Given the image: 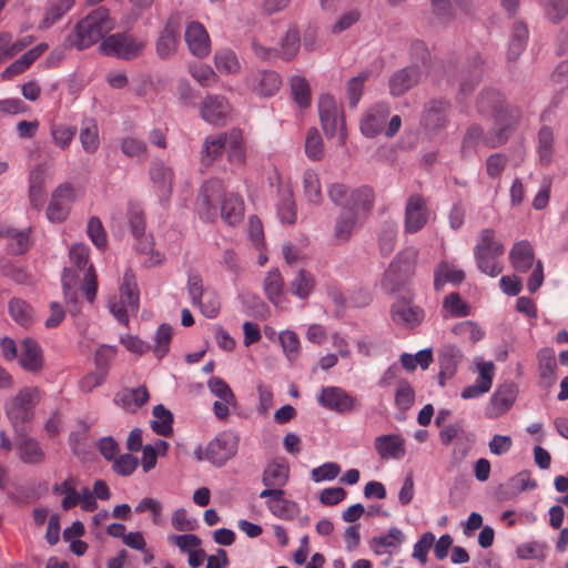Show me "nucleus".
I'll list each match as a JSON object with an SVG mask.
<instances>
[{
    "instance_id": "f257e3e1",
    "label": "nucleus",
    "mask_w": 568,
    "mask_h": 568,
    "mask_svg": "<svg viewBox=\"0 0 568 568\" xmlns=\"http://www.w3.org/2000/svg\"><path fill=\"white\" fill-rule=\"evenodd\" d=\"M90 248L84 243H75L69 250L71 265L63 268L61 282L67 304L78 302V284L83 272L82 290L87 300L92 303L97 296L98 281L93 264L89 263Z\"/></svg>"
},
{
    "instance_id": "f03ea898",
    "label": "nucleus",
    "mask_w": 568,
    "mask_h": 568,
    "mask_svg": "<svg viewBox=\"0 0 568 568\" xmlns=\"http://www.w3.org/2000/svg\"><path fill=\"white\" fill-rule=\"evenodd\" d=\"M200 214L206 220H214L220 212L222 219L230 225L239 223L244 213V203L235 193L224 194L223 185L219 180L206 181L199 194Z\"/></svg>"
},
{
    "instance_id": "7ed1b4c3",
    "label": "nucleus",
    "mask_w": 568,
    "mask_h": 568,
    "mask_svg": "<svg viewBox=\"0 0 568 568\" xmlns=\"http://www.w3.org/2000/svg\"><path fill=\"white\" fill-rule=\"evenodd\" d=\"M520 119L519 110L501 112L498 115V125H495L488 133L478 124H471L463 139L462 152L467 155L476 151L479 145L497 148L504 144Z\"/></svg>"
},
{
    "instance_id": "20e7f679",
    "label": "nucleus",
    "mask_w": 568,
    "mask_h": 568,
    "mask_svg": "<svg viewBox=\"0 0 568 568\" xmlns=\"http://www.w3.org/2000/svg\"><path fill=\"white\" fill-rule=\"evenodd\" d=\"M113 28L114 21L110 18L109 10L101 7L81 19L68 36L67 41L81 51L99 42Z\"/></svg>"
},
{
    "instance_id": "39448f33",
    "label": "nucleus",
    "mask_w": 568,
    "mask_h": 568,
    "mask_svg": "<svg viewBox=\"0 0 568 568\" xmlns=\"http://www.w3.org/2000/svg\"><path fill=\"white\" fill-rule=\"evenodd\" d=\"M417 256L418 251L415 247H407L396 254L381 280V286L386 293H397L412 280Z\"/></svg>"
},
{
    "instance_id": "423d86ee",
    "label": "nucleus",
    "mask_w": 568,
    "mask_h": 568,
    "mask_svg": "<svg viewBox=\"0 0 568 568\" xmlns=\"http://www.w3.org/2000/svg\"><path fill=\"white\" fill-rule=\"evenodd\" d=\"M504 252V244L496 239L494 230L484 229L479 233L477 244L474 247L478 270L490 277L498 276L503 272L498 258Z\"/></svg>"
},
{
    "instance_id": "0eeeda50",
    "label": "nucleus",
    "mask_w": 568,
    "mask_h": 568,
    "mask_svg": "<svg viewBox=\"0 0 568 568\" xmlns=\"http://www.w3.org/2000/svg\"><path fill=\"white\" fill-rule=\"evenodd\" d=\"M41 399L38 387H23L11 396L4 404V412L14 428H18L34 417V408Z\"/></svg>"
},
{
    "instance_id": "6e6552de",
    "label": "nucleus",
    "mask_w": 568,
    "mask_h": 568,
    "mask_svg": "<svg viewBox=\"0 0 568 568\" xmlns=\"http://www.w3.org/2000/svg\"><path fill=\"white\" fill-rule=\"evenodd\" d=\"M145 48L143 39L126 33H115L106 37L100 44L103 54L122 60H132L142 54Z\"/></svg>"
},
{
    "instance_id": "1a4fd4ad",
    "label": "nucleus",
    "mask_w": 568,
    "mask_h": 568,
    "mask_svg": "<svg viewBox=\"0 0 568 568\" xmlns=\"http://www.w3.org/2000/svg\"><path fill=\"white\" fill-rule=\"evenodd\" d=\"M186 288L192 304L199 306L205 317L215 318L219 315L221 310L219 295L214 290L203 287V281L199 274H189Z\"/></svg>"
},
{
    "instance_id": "9d476101",
    "label": "nucleus",
    "mask_w": 568,
    "mask_h": 568,
    "mask_svg": "<svg viewBox=\"0 0 568 568\" xmlns=\"http://www.w3.org/2000/svg\"><path fill=\"white\" fill-rule=\"evenodd\" d=\"M318 112L325 136L337 138L338 143L344 144L346 139L344 121L336 100L329 94H323L318 101Z\"/></svg>"
},
{
    "instance_id": "9b49d317",
    "label": "nucleus",
    "mask_w": 568,
    "mask_h": 568,
    "mask_svg": "<svg viewBox=\"0 0 568 568\" xmlns=\"http://www.w3.org/2000/svg\"><path fill=\"white\" fill-rule=\"evenodd\" d=\"M239 437L230 432L219 434L213 440H211L202 456V452L199 450L197 459H207L214 466L221 467L237 453Z\"/></svg>"
},
{
    "instance_id": "f8f14e48",
    "label": "nucleus",
    "mask_w": 568,
    "mask_h": 568,
    "mask_svg": "<svg viewBox=\"0 0 568 568\" xmlns=\"http://www.w3.org/2000/svg\"><path fill=\"white\" fill-rule=\"evenodd\" d=\"M316 399L320 406L337 414H348L358 407L357 399L337 386L322 387Z\"/></svg>"
},
{
    "instance_id": "ddd939ff",
    "label": "nucleus",
    "mask_w": 568,
    "mask_h": 568,
    "mask_svg": "<svg viewBox=\"0 0 568 568\" xmlns=\"http://www.w3.org/2000/svg\"><path fill=\"white\" fill-rule=\"evenodd\" d=\"M389 315L395 325L407 329L417 327L425 318L424 310L405 297L397 298L392 304Z\"/></svg>"
},
{
    "instance_id": "4468645a",
    "label": "nucleus",
    "mask_w": 568,
    "mask_h": 568,
    "mask_svg": "<svg viewBox=\"0 0 568 568\" xmlns=\"http://www.w3.org/2000/svg\"><path fill=\"white\" fill-rule=\"evenodd\" d=\"M428 206L426 200L419 194H412L406 202L405 206V233H417L428 222Z\"/></svg>"
},
{
    "instance_id": "2eb2a0df",
    "label": "nucleus",
    "mask_w": 568,
    "mask_h": 568,
    "mask_svg": "<svg viewBox=\"0 0 568 568\" xmlns=\"http://www.w3.org/2000/svg\"><path fill=\"white\" fill-rule=\"evenodd\" d=\"M260 498L265 499L266 508L280 519H293L298 514L297 504L285 498L283 489H263L260 493Z\"/></svg>"
},
{
    "instance_id": "dca6fc26",
    "label": "nucleus",
    "mask_w": 568,
    "mask_h": 568,
    "mask_svg": "<svg viewBox=\"0 0 568 568\" xmlns=\"http://www.w3.org/2000/svg\"><path fill=\"white\" fill-rule=\"evenodd\" d=\"M201 118L214 125L223 124L231 113V105L222 94H206L199 105Z\"/></svg>"
},
{
    "instance_id": "f3484780",
    "label": "nucleus",
    "mask_w": 568,
    "mask_h": 568,
    "mask_svg": "<svg viewBox=\"0 0 568 568\" xmlns=\"http://www.w3.org/2000/svg\"><path fill=\"white\" fill-rule=\"evenodd\" d=\"M152 187L161 202H168L173 187L174 170L163 161H154L149 170Z\"/></svg>"
},
{
    "instance_id": "a211bd4d",
    "label": "nucleus",
    "mask_w": 568,
    "mask_h": 568,
    "mask_svg": "<svg viewBox=\"0 0 568 568\" xmlns=\"http://www.w3.org/2000/svg\"><path fill=\"white\" fill-rule=\"evenodd\" d=\"M17 361L20 367L26 372L39 374L44 366L42 347L34 338H23L19 344Z\"/></svg>"
},
{
    "instance_id": "6ab92c4d",
    "label": "nucleus",
    "mask_w": 568,
    "mask_h": 568,
    "mask_svg": "<svg viewBox=\"0 0 568 568\" xmlns=\"http://www.w3.org/2000/svg\"><path fill=\"white\" fill-rule=\"evenodd\" d=\"M517 386L509 382L500 385L489 398L485 414L488 418H498L506 414L517 397Z\"/></svg>"
},
{
    "instance_id": "aec40b11",
    "label": "nucleus",
    "mask_w": 568,
    "mask_h": 568,
    "mask_svg": "<svg viewBox=\"0 0 568 568\" xmlns=\"http://www.w3.org/2000/svg\"><path fill=\"white\" fill-rule=\"evenodd\" d=\"M390 113L387 103H377L369 108L361 120V131L367 138L378 135L385 128L386 120Z\"/></svg>"
},
{
    "instance_id": "412c9836",
    "label": "nucleus",
    "mask_w": 568,
    "mask_h": 568,
    "mask_svg": "<svg viewBox=\"0 0 568 568\" xmlns=\"http://www.w3.org/2000/svg\"><path fill=\"white\" fill-rule=\"evenodd\" d=\"M374 447L384 460H400L406 455L405 439L400 434L379 435L374 439Z\"/></svg>"
},
{
    "instance_id": "4be33fe9",
    "label": "nucleus",
    "mask_w": 568,
    "mask_h": 568,
    "mask_svg": "<svg viewBox=\"0 0 568 568\" xmlns=\"http://www.w3.org/2000/svg\"><path fill=\"white\" fill-rule=\"evenodd\" d=\"M247 85L262 97L274 95L282 85V79L275 71L260 70L246 78Z\"/></svg>"
},
{
    "instance_id": "5701e85b",
    "label": "nucleus",
    "mask_w": 568,
    "mask_h": 568,
    "mask_svg": "<svg viewBox=\"0 0 568 568\" xmlns=\"http://www.w3.org/2000/svg\"><path fill=\"white\" fill-rule=\"evenodd\" d=\"M185 42L190 52L197 58H205L211 51V40L203 24L192 21L185 29Z\"/></svg>"
},
{
    "instance_id": "b1692460",
    "label": "nucleus",
    "mask_w": 568,
    "mask_h": 568,
    "mask_svg": "<svg viewBox=\"0 0 568 568\" xmlns=\"http://www.w3.org/2000/svg\"><path fill=\"white\" fill-rule=\"evenodd\" d=\"M423 78V72L418 67H407L395 72L389 79L390 94L400 97L410 88L417 84Z\"/></svg>"
},
{
    "instance_id": "393cba45",
    "label": "nucleus",
    "mask_w": 568,
    "mask_h": 568,
    "mask_svg": "<svg viewBox=\"0 0 568 568\" xmlns=\"http://www.w3.org/2000/svg\"><path fill=\"white\" fill-rule=\"evenodd\" d=\"M462 359V351L453 344H446L439 349L438 363L440 371L438 377L442 385H444V379H449L456 374Z\"/></svg>"
},
{
    "instance_id": "a878e982",
    "label": "nucleus",
    "mask_w": 568,
    "mask_h": 568,
    "mask_svg": "<svg viewBox=\"0 0 568 568\" xmlns=\"http://www.w3.org/2000/svg\"><path fill=\"white\" fill-rule=\"evenodd\" d=\"M374 192L369 186L352 189L347 205L344 211L357 217H365L373 207Z\"/></svg>"
},
{
    "instance_id": "bb28decb",
    "label": "nucleus",
    "mask_w": 568,
    "mask_h": 568,
    "mask_svg": "<svg viewBox=\"0 0 568 568\" xmlns=\"http://www.w3.org/2000/svg\"><path fill=\"white\" fill-rule=\"evenodd\" d=\"M179 40L180 32L178 26L172 21L168 22L156 39V55L163 60L171 58L178 49Z\"/></svg>"
},
{
    "instance_id": "cd10ccee",
    "label": "nucleus",
    "mask_w": 568,
    "mask_h": 568,
    "mask_svg": "<svg viewBox=\"0 0 568 568\" xmlns=\"http://www.w3.org/2000/svg\"><path fill=\"white\" fill-rule=\"evenodd\" d=\"M465 280V273L458 268L453 262L440 261L434 270V288L442 291L443 287L450 283L460 284Z\"/></svg>"
},
{
    "instance_id": "c85d7f7f",
    "label": "nucleus",
    "mask_w": 568,
    "mask_h": 568,
    "mask_svg": "<svg viewBox=\"0 0 568 568\" xmlns=\"http://www.w3.org/2000/svg\"><path fill=\"white\" fill-rule=\"evenodd\" d=\"M477 109L479 113L490 114L495 119V125H498L499 113L517 110L504 105L501 94L495 90H487L480 94L477 100Z\"/></svg>"
},
{
    "instance_id": "c756f323",
    "label": "nucleus",
    "mask_w": 568,
    "mask_h": 568,
    "mask_svg": "<svg viewBox=\"0 0 568 568\" xmlns=\"http://www.w3.org/2000/svg\"><path fill=\"white\" fill-rule=\"evenodd\" d=\"M509 260L515 271L520 273H526L537 262L532 245L526 240L514 244L509 252Z\"/></svg>"
},
{
    "instance_id": "7c9ffc66",
    "label": "nucleus",
    "mask_w": 568,
    "mask_h": 568,
    "mask_svg": "<svg viewBox=\"0 0 568 568\" xmlns=\"http://www.w3.org/2000/svg\"><path fill=\"white\" fill-rule=\"evenodd\" d=\"M290 479V467L285 462L268 463L262 474L265 489H283Z\"/></svg>"
},
{
    "instance_id": "2f4dec72",
    "label": "nucleus",
    "mask_w": 568,
    "mask_h": 568,
    "mask_svg": "<svg viewBox=\"0 0 568 568\" xmlns=\"http://www.w3.org/2000/svg\"><path fill=\"white\" fill-rule=\"evenodd\" d=\"M149 392L145 386L125 388L118 392L113 398L115 405L126 412H135L149 400Z\"/></svg>"
},
{
    "instance_id": "473e14b6",
    "label": "nucleus",
    "mask_w": 568,
    "mask_h": 568,
    "mask_svg": "<svg viewBox=\"0 0 568 568\" xmlns=\"http://www.w3.org/2000/svg\"><path fill=\"white\" fill-rule=\"evenodd\" d=\"M74 3L75 0H49L38 28L40 30H48L60 21L73 8Z\"/></svg>"
},
{
    "instance_id": "72a5a7b5",
    "label": "nucleus",
    "mask_w": 568,
    "mask_h": 568,
    "mask_svg": "<svg viewBox=\"0 0 568 568\" xmlns=\"http://www.w3.org/2000/svg\"><path fill=\"white\" fill-rule=\"evenodd\" d=\"M229 133L211 134L204 139L201 150V163L209 166L216 161L227 145Z\"/></svg>"
},
{
    "instance_id": "f704fd0d",
    "label": "nucleus",
    "mask_w": 568,
    "mask_h": 568,
    "mask_svg": "<svg viewBox=\"0 0 568 568\" xmlns=\"http://www.w3.org/2000/svg\"><path fill=\"white\" fill-rule=\"evenodd\" d=\"M48 50L47 43H40L26 53L19 59L13 61L4 71L3 78H11L13 75L24 72L38 58H40Z\"/></svg>"
},
{
    "instance_id": "c9c22d12",
    "label": "nucleus",
    "mask_w": 568,
    "mask_h": 568,
    "mask_svg": "<svg viewBox=\"0 0 568 568\" xmlns=\"http://www.w3.org/2000/svg\"><path fill=\"white\" fill-rule=\"evenodd\" d=\"M316 286L314 275L307 270L300 268L290 282V290L300 300H307Z\"/></svg>"
},
{
    "instance_id": "e433bc0d",
    "label": "nucleus",
    "mask_w": 568,
    "mask_h": 568,
    "mask_svg": "<svg viewBox=\"0 0 568 568\" xmlns=\"http://www.w3.org/2000/svg\"><path fill=\"white\" fill-rule=\"evenodd\" d=\"M213 61L217 72L224 75L237 74L242 68L236 53L229 48L216 50Z\"/></svg>"
},
{
    "instance_id": "4c0bfd02",
    "label": "nucleus",
    "mask_w": 568,
    "mask_h": 568,
    "mask_svg": "<svg viewBox=\"0 0 568 568\" xmlns=\"http://www.w3.org/2000/svg\"><path fill=\"white\" fill-rule=\"evenodd\" d=\"M303 194L306 201L313 205H320L323 202L321 180L316 171L307 169L302 176Z\"/></svg>"
},
{
    "instance_id": "58836bf2",
    "label": "nucleus",
    "mask_w": 568,
    "mask_h": 568,
    "mask_svg": "<svg viewBox=\"0 0 568 568\" xmlns=\"http://www.w3.org/2000/svg\"><path fill=\"white\" fill-rule=\"evenodd\" d=\"M539 376L544 386L549 387L555 384L557 379L556 369L557 363L555 352L551 348H545L539 352Z\"/></svg>"
},
{
    "instance_id": "ea45409f",
    "label": "nucleus",
    "mask_w": 568,
    "mask_h": 568,
    "mask_svg": "<svg viewBox=\"0 0 568 568\" xmlns=\"http://www.w3.org/2000/svg\"><path fill=\"white\" fill-rule=\"evenodd\" d=\"M78 480L73 476H69L61 484L53 486V493L62 495L61 508L70 510L75 507L80 501V491L77 490Z\"/></svg>"
},
{
    "instance_id": "a19ab883",
    "label": "nucleus",
    "mask_w": 568,
    "mask_h": 568,
    "mask_svg": "<svg viewBox=\"0 0 568 568\" xmlns=\"http://www.w3.org/2000/svg\"><path fill=\"white\" fill-rule=\"evenodd\" d=\"M120 297L130 308V312H136L139 307V291L135 275L131 268H128L123 275V282L120 286Z\"/></svg>"
},
{
    "instance_id": "79ce46f5",
    "label": "nucleus",
    "mask_w": 568,
    "mask_h": 568,
    "mask_svg": "<svg viewBox=\"0 0 568 568\" xmlns=\"http://www.w3.org/2000/svg\"><path fill=\"white\" fill-rule=\"evenodd\" d=\"M448 104L445 101H432L426 106L423 115V124L427 129L442 128L446 123V112Z\"/></svg>"
},
{
    "instance_id": "37998d69",
    "label": "nucleus",
    "mask_w": 568,
    "mask_h": 568,
    "mask_svg": "<svg viewBox=\"0 0 568 568\" xmlns=\"http://www.w3.org/2000/svg\"><path fill=\"white\" fill-rule=\"evenodd\" d=\"M277 216L284 224H294L296 221V204L291 189L280 191V199L276 205Z\"/></svg>"
},
{
    "instance_id": "c03bdc74",
    "label": "nucleus",
    "mask_w": 568,
    "mask_h": 568,
    "mask_svg": "<svg viewBox=\"0 0 568 568\" xmlns=\"http://www.w3.org/2000/svg\"><path fill=\"white\" fill-rule=\"evenodd\" d=\"M18 455L26 464L37 465L44 460V452L33 438H24L18 443Z\"/></svg>"
},
{
    "instance_id": "a18cd8bd",
    "label": "nucleus",
    "mask_w": 568,
    "mask_h": 568,
    "mask_svg": "<svg viewBox=\"0 0 568 568\" xmlns=\"http://www.w3.org/2000/svg\"><path fill=\"white\" fill-rule=\"evenodd\" d=\"M153 419L150 425L154 433L161 436H168L173 432V415L162 404L153 407Z\"/></svg>"
},
{
    "instance_id": "49530a36",
    "label": "nucleus",
    "mask_w": 568,
    "mask_h": 568,
    "mask_svg": "<svg viewBox=\"0 0 568 568\" xmlns=\"http://www.w3.org/2000/svg\"><path fill=\"white\" fill-rule=\"evenodd\" d=\"M528 39L527 26L523 22H515L508 47V59L516 60L525 50Z\"/></svg>"
},
{
    "instance_id": "de8ad7c7",
    "label": "nucleus",
    "mask_w": 568,
    "mask_h": 568,
    "mask_svg": "<svg viewBox=\"0 0 568 568\" xmlns=\"http://www.w3.org/2000/svg\"><path fill=\"white\" fill-rule=\"evenodd\" d=\"M284 282L278 270L270 271L264 280V290L268 300L274 305H280L283 301Z\"/></svg>"
},
{
    "instance_id": "09e8293b",
    "label": "nucleus",
    "mask_w": 568,
    "mask_h": 568,
    "mask_svg": "<svg viewBox=\"0 0 568 568\" xmlns=\"http://www.w3.org/2000/svg\"><path fill=\"white\" fill-rule=\"evenodd\" d=\"M554 132L549 126H542L538 132V156L541 164L551 163L555 146Z\"/></svg>"
},
{
    "instance_id": "8fccbe9b",
    "label": "nucleus",
    "mask_w": 568,
    "mask_h": 568,
    "mask_svg": "<svg viewBox=\"0 0 568 568\" xmlns=\"http://www.w3.org/2000/svg\"><path fill=\"white\" fill-rule=\"evenodd\" d=\"M358 220L359 217L342 210L334 229V236L336 241L339 243L347 242L351 239Z\"/></svg>"
},
{
    "instance_id": "3c124183",
    "label": "nucleus",
    "mask_w": 568,
    "mask_h": 568,
    "mask_svg": "<svg viewBox=\"0 0 568 568\" xmlns=\"http://www.w3.org/2000/svg\"><path fill=\"white\" fill-rule=\"evenodd\" d=\"M80 141L87 153H94L99 149V129L94 120H85L80 130Z\"/></svg>"
},
{
    "instance_id": "603ef678",
    "label": "nucleus",
    "mask_w": 568,
    "mask_h": 568,
    "mask_svg": "<svg viewBox=\"0 0 568 568\" xmlns=\"http://www.w3.org/2000/svg\"><path fill=\"white\" fill-rule=\"evenodd\" d=\"M396 241L397 224L394 221L384 222L378 235V245L381 253L384 256L389 255L395 248Z\"/></svg>"
},
{
    "instance_id": "864d4df0",
    "label": "nucleus",
    "mask_w": 568,
    "mask_h": 568,
    "mask_svg": "<svg viewBox=\"0 0 568 568\" xmlns=\"http://www.w3.org/2000/svg\"><path fill=\"white\" fill-rule=\"evenodd\" d=\"M9 313L13 321L21 326H29L33 322L32 307L21 298H12L9 302Z\"/></svg>"
},
{
    "instance_id": "5fc2aeb1",
    "label": "nucleus",
    "mask_w": 568,
    "mask_h": 568,
    "mask_svg": "<svg viewBox=\"0 0 568 568\" xmlns=\"http://www.w3.org/2000/svg\"><path fill=\"white\" fill-rule=\"evenodd\" d=\"M290 87L294 101L301 108L308 106L311 102V89L306 79L301 75H293L290 79Z\"/></svg>"
},
{
    "instance_id": "6e6d98bb",
    "label": "nucleus",
    "mask_w": 568,
    "mask_h": 568,
    "mask_svg": "<svg viewBox=\"0 0 568 568\" xmlns=\"http://www.w3.org/2000/svg\"><path fill=\"white\" fill-rule=\"evenodd\" d=\"M540 4L546 18L552 23H559L568 16V0H542Z\"/></svg>"
},
{
    "instance_id": "4d7b16f0",
    "label": "nucleus",
    "mask_w": 568,
    "mask_h": 568,
    "mask_svg": "<svg viewBox=\"0 0 568 568\" xmlns=\"http://www.w3.org/2000/svg\"><path fill=\"white\" fill-rule=\"evenodd\" d=\"M189 73L191 77L201 85V87H211L217 82V74L207 64L202 63H193L187 67Z\"/></svg>"
},
{
    "instance_id": "13d9d810",
    "label": "nucleus",
    "mask_w": 568,
    "mask_h": 568,
    "mask_svg": "<svg viewBox=\"0 0 568 568\" xmlns=\"http://www.w3.org/2000/svg\"><path fill=\"white\" fill-rule=\"evenodd\" d=\"M87 235L97 248L104 250L106 247L108 237L100 217L91 216L88 220Z\"/></svg>"
},
{
    "instance_id": "bf43d9fd",
    "label": "nucleus",
    "mask_w": 568,
    "mask_h": 568,
    "mask_svg": "<svg viewBox=\"0 0 568 568\" xmlns=\"http://www.w3.org/2000/svg\"><path fill=\"white\" fill-rule=\"evenodd\" d=\"M75 133L77 128L73 125L53 124L50 128V134L52 136V140L54 144L61 150H65L69 148V145L74 139Z\"/></svg>"
},
{
    "instance_id": "052dcab7",
    "label": "nucleus",
    "mask_w": 568,
    "mask_h": 568,
    "mask_svg": "<svg viewBox=\"0 0 568 568\" xmlns=\"http://www.w3.org/2000/svg\"><path fill=\"white\" fill-rule=\"evenodd\" d=\"M433 11L442 22H448L453 13V7L466 9L468 0H432Z\"/></svg>"
},
{
    "instance_id": "680f3d73",
    "label": "nucleus",
    "mask_w": 568,
    "mask_h": 568,
    "mask_svg": "<svg viewBox=\"0 0 568 568\" xmlns=\"http://www.w3.org/2000/svg\"><path fill=\"white\" fill-rule=\"evenodd\" d=\"M433 361V354L430 348H425L417 352L415 355L404 353L400 355V363L407 371H414L417 365L423 369H426Z\"/></svg>"
},
{
    "instance_id": "e2e57ef3",
    "label": "nucleus",
    "mask_w": 568,
    "mask_h": 568,
    "mask_svg": "<svg viewBox=\"0 0 568 568\" xmlns=\"http://www.w3.org/2000/svg\"><path fill=\"white\" fill-rule=\"evenodd\" d=\"M171 338L172 327L168 324H161L153 337V352L158 358H162L169 353Z\"/></svg>"
},
{
    "instance_id": "0e129e2a",
    "label": "nucleus",
    "mask_w": 568,
    "mask_h": 568,
    "mask_svg": "<svg viewBox=\"0 0 568 568\" xmlns=\"http://www.w3.org/2000/svg\"><path fill=\"white\" fill-rule=\"evenodd\" d=\"M229 160L233 163L243 164L245 161V150L243 148L242 133L239 130L229 132Z\"/></svg>"
},
{
    "instance_id": "69168bd1",
    "label": "nucleus",
    "mask_w": 568,
    "mask_h": 568,
    "mask_svg": "<svg viewBox=\"0 0 568 568\" xmlns=\"http://www.w3.org/2000/svg\"><path fill=\"white\" fill-rule=\"evenodd\" d=\"M305 153L313 161H318L323 156V140L316 128L308 129L306 133Z\"/></svg>"
},
{
    "instance_id": "338daca9",
    "label": "nucleus",
    "mask_w": 568,
    "mask_h": 568,
    "mask_svg": "<svg viewBox=\"0 0 568 568\" xmlns=\"http://www.w3.org/2000/svg\"><path fill=\"white\" fill-rule=\"evenodd\" d=\"M122 152L129 158L144 160L146 158V144L135 136H126L121 142Z\"/></svg>"
},
{
    "instance_id": "774afa93",
    "label": "nucleus",
    "mask_w": 568,
    "mask_h": 568,
    "mask_svg": "<svg viewBox=\"0 0 568 568\" xmlns=\"http://www.w3.org/2000/svg\"><path fill=\"white\" fill-rule=\"evenodd\" d=\"M443 307L454 317H464L469 314V306L458 293L448 294L444 300Z\"/></svg>"
}]
</instances>
